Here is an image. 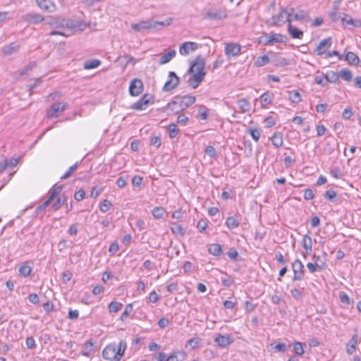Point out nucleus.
Segmentation results:
<instances>
[{"mask_svg": "<svg viewBox=\"0 0 361 361\" xmlns=\"http://www.w3.org/2000/svg\"><path fill=\"white\" fill-rule=\"evenodd\" d=\"M26 346L28 349H34L36 347V343L32 336H29L25 341Z\"/></svg>", "mask_w": 361, "mask_h": 361, "instance_id": "6e6d98bb", "label": "nucleus"}, {"mask_svg": "<svg viewBox=\"0 0 361 361\" xmlns=\"http://www.w3.org/2000/svg\"><path fill=\"white\" fill-rule=\"evenodd\" d=\"M142 183V178L140 176H134L132 178V184L135 187H140Z\"/></svg>", "mask_w": 361, "mask_h": 361, "instance_id": "bf43d9fd", "label": "nucleus"}, {"mask_svg": "<svg viewBox=\"0 0 361 361\" xmlns=\"http://www.w3.org/2000/svg\"><path fill=\"white\" fill-rule=\"evenodd\" d=\"M67 200V197L64 193L59 196L56 201L53 204L52 207L54 211L58 210Z\"/></svg>", "mask_w": 361, "mask_h": 361, "instance_id": "a19ab883", "label": "nucleus"}, {"mask_svg": "<svg viewBox=\"0 0 361 361\" xmlns=\"http://www.w3.org/2000/svg\"><path fill=\"white\" fill-rule=\"evenodd\" d=\"M119 249V245L117 242L112 243L109 248V252L114 255Z\"/></svg>", "mask_w": 361, "mask_h": 361, "instance_id": "338daca9", "label": "nucleus"}, {"mask_svg": "<svg viewBox=\"0 0 361 361\" xmlns=\"http://www.w3.org/2000/svg\"><path fill=\"white\" fill-rule=\"evenodd\" d=\"M85 197V192L83 190H79L75 192L74 198L76 201H81Z\"/></svg>", "mask_w": 361, "mask_h": 361, "instance_id": "052dcab7", "label": "nucleus"}, {"mask_svg": "<svg viewBox=\"0 0 361 361\" xmlns=\"http://www.w3.org/2000/svg\"><path fill=\"white\" fill-rule=\"evenodd\" d=\"M339 298L342 303H344V304L350 303V298H349L348 294L345 292H340Z\"/></svg>", "mask_w": 361, "mask_h": 361, "instance_id": "e2e57ef3", "label": "nucleus"}, {"mask_svg": "<svg viewBox=\"0 0 361 361\" xmlns=\"http://www.w3.org/2000/svg\"><path fill=\"white\" fill-rule=\"evenodd\" d=\"M227 17L225 9H213L207 11L204 14V18L214 20H221Z\"/></svg>", "mask_w": 361, "mask_h": 361, "instance_id": "9d476101", "label": "nucleus"}, {"mask_svg": "<svg viewBox=\"0 0 361 361\" xmlns=\"http://www.w3.org/2000/svg\"><path fill=\"white\" fill-rule=\"evenodd\" d=\"M180 78L173 71H170L168 75L167 80L163 87V91L170 92L175 89L179 84Z\"/></svg>", "mask_w": 361, "mask_h": 361, "instance_id": "0eeeda50", "label": "nucleus"}, {"mask_svg": "<svg viewBox=\"0 0 361 361\" xmlns=\"http://www.w3.org/2000/svg\"><path fill=\"white\" fill-rule=\"evenodd\" d=\"M302 245L304 249L302 255L304 258H306L312 252V241L311 237L308 235H303L302 239Z\"/></svg>", "mask_w": 361, "mask_h": 361, "instance_id": "2eb2a0df", "label": "nucleus"}, {"mask_svg": "<svg viewBox=\"0 0 361 361\" xmlns=\"http://www.w3.org/2000/svg\"><path fill=\"white\" fill-rule=\"evenodd\" d=\"M143 91V83L140 79L134 78L129 85V94L131 96H138Z\"/></svg>", "mask_w": 361, "mask_h": 361, "instance_id": "f8f14e48", "label": "nucleus"}, {"mask_svg": "<svg viewBox=\"0 0 361 361\" xmlns=\"http://www.w3.org/2000/svg\"><path fill=\"white\" fill-rule=\"evenodd\" d=\"M111 205L112 204L109 200H104L101 202V204L99 205V209H100L101 212H106L107 211L109 210Z\"/></svg>", "mask_w": 361, "mask_h": 361, "instance_id": "3c124183", "label": "nucleus"}, {"mask_svg": "<svg viewBox=\"0 0 361 361\" xmlns=\"http://www.w3.org/2000/svg\"><path fill=\"white\" fill-rule=\"evenodd\" d=\"M63 186L62 185H58L57 184L54 185L51 189L49 190V197L47 200L50 203L61 192L62 190Z\"/></svg>", "mask_w": 361, "mask_h": 361, "instance_id": "cd10ccee", "label": "nucleus"}, {"mask_svg": "<svg viewBox=\"0 0 361 361\" xmlns=\"http://www.w3.org/2000/svg\"><path fill=\"white\" fill-rule=\"evenodd\" d=\"M241 47L235 43H228L225 44L224 51L228 58L235 56L240 53Z\"/></svg>", "mask_w": 361, "mask_h": 361, "instance_id": "dca6fc26", "label": "nucleus"}, {"mask_svg": "<svg viewBox=\"0 0 361 361\" xmlns=\"http://www.w3.org/2000/svg\"><path fill=\"white\" fill-rule=\"evenodd\" d=\"M287 30L292 39H302L304 36L303 31L293 25L292 22L288 24Z\"/></svg>", "mask_w": 361, "mask_h": 361, "instance_id": "a211bd4d", "label": "nucleus"}, {"mask_svg": "<svg viewBox=\"0 0 361 361\" xmlns=\"http://www.w3.org/2000/svg\"><path fill=\"white\" fill-rule=\"evenodd\" d=\"M38 7L44 12L54 13L57 7L54 0H35Z\"/></svg>", "mask_w": 361, "mask_h": 361, "instance_id": "9b49d317", "label": "nucleus"}, {"mask_svg": "<svg viewBox=\"0 0 361 361\" xmlns=\"http://www.w3.org/2000/svg\"><path fill=\"white\" fill-rule=\"evenodd\" d=\"M133 311V305L132 304H128L126 306L125 310L123 312L120 317V319L121 321H125L128 317L130 312Z\"/></svg>", "mask_w": 361, "mask_h": 361, "instance_id": "8fccbe9b", "label": "nucleus"}, {"mask_svg": "<svg viewBox=\"0 0 361 361\" xmlns=\"http://www.w3.org/2000/svg\"><path fill=\"white\" fill-rule=\"evenodd\" d=\"M358 343V336L357 334H354L351 339L346 345V352L349 355H352L356 350L357 344Z\"/></svg>", "mask_w": 361, "mask_h": 361, "instance_id": "aec40b11", "label": "nucleus"}, {"mask_svg": "<svg viewBox=\"0 0 361 361\" xmlns=\"http://www.w3.org/2000/svg\"><path fill=\"white\" fill-rule=\"evenodd\" d=\"M238 224H239L237 219L232 216L227 218L226 221V225L230 229L236 228L238 226Z\"/></svg>", "mask_w": 361, "mask_h": 361, "instance_id": "de8ad7c7", "label": "nucleus"}, {"mask_svg": "<svg viewBox=\"0 0 361 361\" xmlns=\"http://www.w3.org/2000/svg\"><path fill=\"white\" fill-rule=\"evenodd\" d=\"M161 110L164 112L170 110L171 112L174 114H178L181 111L180 106L177 104V102H174L173 99L169 102L166 106L161 108Z\"/></svg>", "mask_w": 361, "mask_h": 361, "instance_id": "b1692460", "label": "nucleus"}, {"mask_svg": "<svg viewBox=\"0 0 361 361\" xmlns=\"http://www.w3.org/2000/svg\"><path fill=\"white\" fill-rule=\"evenodd\" d=\"M36 63L35 62H30L26 66H25L22 70L20 71L19 73L20 75H27L29 74L30 71L32 70V68L35 66Z\"/></svg>", "mask_w": 361, "mask_h": 361, "instance_id": "09e8293b", "label": "nucleus"}, {"mask_svg": "<svg viewBox=\"0 0 361 361\" xmlns=\"http://www.w3.org/2000/svg\"><path fill=\"white\" fill-rule=\"evenodd\" d=\"M292 270L293 272V281H301L304 278V266L300 259H295L292 263Z\"/></svg>", "mask_w": 361, "mask_h": 361, "instance_id": "6e6552de", "label": "nucleus"}, {"mask_svg": "<svg viewBox=\"0 0 361 361\" xmlns=\"http://www.w3.org/2000/svg\"><path fill=\"white\" fill-rule=\"evenodd\" d=\"M270 59L268 56L262 55L257 57L254 61V65L256 67H262L267 63H269Z\"/></svg>", "mask_w": 361, "mask_h": 361, "instance_id": "72a5a7b5", "label": "nucleus"}, {"mask_svg": "<svg viewBox=\"0 0 361 361\" xmlns=\"http://www.w3.org/2000/svg\"><path fill=\"white\" fill-rule=\"evenodd\" d=\"M32 267L29 265L28 262H23L19 267V274L23 277H27L31 274Z\"/></svg>", "mask_w": 361, "mask_h": 361, "instance_id": "a878e982", "label": "nucleus"}, {"mask_svg": "<svg viewBox=\"0 0 361 361\" xmlns=\"http://www.w3.org/2000/svg\"><path fill=\"white\" fill-rule=\"evenodd\" d=\"M169 23H167L168 25ZM157 25H160L162 27L166 25V24L163 21H151V20H143L137 23H133L131 25V28L136 32H142L146 30H149L152 28H156Z\"/></svg>", "mask_w": 361, "mask_h": 361, "instance_id": "20e7f679", "label": "nucleus"}, {"mask_svg": "<svg viewBox=\"0 0 361 361\" xmlns=\"http://www.w3.org/2000/svg\"><path fill=\"white\" fill-rule=\"evenodd\" d=\"M238 107L242 112H245L248 111V102L245 99H240L238 102Z\"/></svg>", "mask_w": 361, "mask_h": 361, "instance_id": "603ef678", "label": "nucleus"}, {"mask_svg": "<svg viewBox=\"0 0 361 361\" xmlns=\"http://www.w3.org/2000/svg\"><path fill=\"white\" fill-rule=\"evenodd\" d=\"M288 99L292 103L298 104L301 102L302 98L300 92L298 90H290L288 92Z\"/></svg>", "mask_w": 361, "mask_h": 361, "instance_id": "473e14b6", "label": "nucleus"}, {"mask_svg": "<svg viewBox=\"0 0 361 361\" xmlns=\"http://www.w3.org/2000/svg\"><path fill=\"white\" fill-rule=\"evenodd\" d=\"M209 254L214 256H219L222 252L221 247L219 244L214 243L209 245Z\"/></svg>", "mask_w": 361, "mask_h": 361, "instance_id": "e433bc0d", "label": "nucleus"}, {"mask_svg": "<svg viewBox=\"0 0 361 361\" xmlns=\"http://www.w3.org/2000/svg\"><path fill=\"white\" fill-rule=\"evenodd\" d=\"M189 121V118L185 114H180L177 117V123L182 126H186Z\"/></svg>", "mask_w": 361, "mask_h": 361, "instance_id": "864d4df0", "label": "nucleus"}, {"mask_svg": "<svg viewBox=\"0 0 361 361\" xmlns=\"http://www.w3.org/2000/svg\"><path fill=\"white\" fill-rule=\"evenodd\" d=\"M176 56V51L171 50L166 54H163L159 60L160 64H165L169 62Z\"/></svg>", "mask_w": 361, "mask_h": 361, "instance_id": "c9c22d12", "label": "nucleus"}, {"mask_svg": "<svg viewBox=\"0 0 361 361\" xmlns=\"http://www.w3.org/2000/svg\"><path fill=\"white\" fill-rule=\"evenodd\" d=\"M314 194L312 190L311 189H306L304 190V199L306 200H311L314 199Z\"/></svg>", "mask_w": 361, "mask_h": 361, "instance_id": "680f3d73", "label": "nucleus"}, {"mask_svg": "<svg viewBox=\"0 0 361 361\" xmlns=\"http://www.w3.org/2000/svg\"><path fill=\"white\" fill-rule=\"evenodd\" d=\"M271 141L272 145L276 147L279 148L282 147L283 144V134L280 132L275 133L271 137Z\"/></svg>", "mask_w": 361, "mask_h": 361, "instance_id": "412c9836", "label": "nucleus"}, {"mask_svg": "<svg viewBox=\"0 0 361 361\" xmlns=\"http://www.w3.org/2000/svg\"><path fill=\"white\" fill-rule=\"evenodd\" d=\"M153 217L156 219H163L168 214L166 210L162 207H156L152 211Z\"/></svg>", "mask_w": 361, "mask_h": 361, "instance_id": "bb28decb", "label": "nucleus"}, {"mask_svg": "<svg viewBox=\"0 0 361 361\" xmlns=\"http://www.w3.org/2000/svg\"><path fill=\"white\" fill-rule=\"evenodd\" d=\"M19 48V44L17 42H11L8 45L4 47L2 51L5 55H11L16 52Z\"/></svg>", "mask_w": 361, "mask_h": 361, "instance_id": "c85d7f7f", "label": "nucleus"}, {"mask_svg": "<svg viewBox=\"0 0 361 361\" xmlns=\"http://www.w3.org/2000/svg\"><path fill=\"white\" fill-rule=\"evenodd\" d=\"M340 75L345 81H350L353 78L352 72L346 68H343L340 71Z\"/></svg>", "mask_w": 361, "mask_h": 361, "instance_id": "37998d69", "label": "nucleus"}, {"mask_svg": "<svg viewBox=\"0 0 361 361\" xmlns=\"http://www.w3.org/2000/svg\"><path fill=\"white\" fill-rule=\"evenodd\" d=\"M171 231L175 235L183 236L185 234V229L176 222L171 223Z\"/></svg>", "mask_w": 361, "mask_h": 361, "instance_id": "c756f323", "label": "nucleus"}, {"mask_svg": "<svg viewBox=\"0 0 361 361\" xmlns=\"http://www.w3.org/2000/svg\"><path fill=\"white\" fill-rule=\"evenodd\" d=\"M291 295L295 299H300L302 297V289L293 288L290 290Z\"/></svg>", "mask_w": 361, "mask_h": 361, "instance_id": "4d7b16f0", "label": "nucleus"}, {"mask_svg": "<svg viewBox=\"0 0 361 361\" xmlns=\"http://www.w3.org/2000/svg\"><path fill=\"white\" fill-rule=\"evenodd\" d=\"M269 38H270V35L264 33L262 36H260L259 42H262V44H264V45L269 44H271V41H270Z\"/></svg>", "mask_w": 361, "mask_h": 361, "instance_id": "69168bd1", "label": "nucleus"}, {"mask_svg": "<svg viewBox=\"0 0 361 361\" xmlns=\"http://www.w3.org/2000/svg\"><path fill=\"white\" fill-rule=\"evenodd\" d=\"M63 22L64 23H63V25H65L66 27L71 28L72 30L78 29L80 30H83L86 27V24L83 23H78L70 20H63Z\"/></svg>", "mask_w": 361, "mask_h": 361, "instance_id": "5701e85b", "label": "nucleus"}, {"mask_svg": "<svg viewBox=\"0 0 361 361\" xmlns=\"http://www.w3.org/2000/svg\"><path fill=\"white\" fill-rule=\"evenodd\" d=\"M126 348L127 343L124 340H121L118 345H116V343L109 344L102 350V357L109 361H120Z\"/></svg>", "mask_w": 361, "mask_h": 361, "instance_id": "f03ea898", "label": "nucleus"}, {"mask_svg": "<svg viewBox=\"0 0 361 361\" xmlns=\"http://www.w3.org/2000/svg\"><path fill=\"white\" fill-rule=\"evenodd\" d=\"M293 351L298 355H302L304 353L303 344L301 342H295L293 345Z\"/></svg>", "mask_w": 361, "mask_h": 361, "instance_id": "79ce46f5", "label": "nucleus"}, {"mask_svg": "<svg viewBox=\"0 0 361 361\" xmlns=\"http://www.w3.org/2000/svg\"><path fill=\"white\" fill-rule=\"evenodd\" d=\"M331 38L327 37L322 40L316 47L314 51L317 55H322L325 54L331 46Z\"/></svg>", "mask_w": 361, "mask_h": 361, "instance_id": "f3484780", "label": "nucleus"}, {"mask_svg": "<svg viewBox=\"0 0 361 361\" xmlns=\"http://www.w3.org/2000/svg\"><path fill=\"white\" fill-rule=\"evenodd\" d=\"M200 47V45L194 42H186L183 43L179 48V53L182 56H187L190 52L195 51Z\"/></svg>", "mask_w": 361, "mask_h": 361, "instance_id": "ddd939ff", "label": "nucleus"}, {"mask_svg": "<svg viewBox=\"0 0 361 361\" xmlns=\"http://www.w3.org/2000/svg\"><path fill=\"white\" fill-rule=\"evenodd\" d=\"M215 343L217 345L225 348L231 344L232 340L228 335L219 334L214 339Z\"/></svg>", "mask_w": 361, "mask_h": 361, "instance_id": "6ab92c4d", "label": "nucleus"}, {"mask_svg": "<svg viewBox=\"0 0 361 361\" xmlns=\"http://www.w3.org/2000/svg\"><path fill=\"white\" fill-rule=\"evenodd\" d=\"M200 339L197 338H192L188 341V345H189L192 349H195L200 345Z\"/></svg>", "mask_w": 361, "mask_h": 361, "instance_id": "5fc2aeb1", "label": "nucleus"}, {"mask_svg": "<svg viewBox=\"0 0 361 361\" xmlns=\"http://www.w3.org/2000/svg\"><path fill=\"white\" fill-rule=\"evenodd\" d=\"M264 123L267 128H271L275 125L276 121L272 116H269L264 119Z\"/></svg>", "mask_w": 361, "mask_h": 361, "instance_id": "0e129e2a", "label": "nucleus"}, {"mask_svg": "<svg viewBox=\"0 0 361 361\" xmlns=\"http://www.w3.org/2000/svg\"><path fill=\"white\" fill-rule=\"evenodd\" d=\"M345 60L350 64V65H352V66H357L360 63V59L359 57L357 56V54H355L354 52L353 51H348L345 56Z\"/></svg>", "mask_w": 361, "mask_h": 361, "instance_id": "393cba45", "label": "nucleus"}, {"mask_svg": "<svg viewBox=\"0 0 361 361\" xmlns=\"http://www.w3.org/2000/svg\"><path fill=\"white\" fill-rule=\"evenodd\" d=\"M273 97V94H270L269 92H265L262 94L260 97L261 104L263 106H267L271 103Z\"/></svg>", "mask_w": 361, "mask_h": 361, "instance_id": "f704fd0d", "label": "nucleus"}, {"mask_svg": "<svg viewBox=\"0 0 361 361\" xmlns=\"http://www.w3.org/2000/svg\"><path fill=\"white\" fill-rule=\"evenodd\" d=\"M161 144V137L159 136H152L150 138V145L159 147Z\"/></svg>", "mask_w": 361, "mask_h": 361, "instance_id": "13d9d810", "label": "nucleus"}, {"mask_svg": "<svg viewBox=\"0 0 361 361\" xmlns=\"http://www.w3.org/2000/svg\"><path fill=\"white\" fill-rule=\"evenodd\" d=\"M67 104L65 102L53 103L50 109L47 111V116L49 118H57L67 109Z\"/></svg>", "mask_w": 361, "mask_h": 361, "instance_id": "423d86ee", "label": "nucleus"}, {"mask_svg": "<svg viewBox=\"0 0 361 361\" xmlns=\"http://www.w3.org/2000/svg\"><path fill=\"white\" fill-rule=\"evenodd\" d=\"M314 80L317 84L322 85H325L327 82H332L334 81L330 78L329 74H326V75L322 76H316Z\"/></svg>", "mask_w": 361, "mask_h": 361, "instance_id": "4c0bfd02", "label": "nucleus"}, {"mask_svg": "<svg viewBox=\"0 0 361 361\" xmlns=\"http://www.w3.org/2000/svg\"><path fill=\"white\" fill-rule=\"evenodd\" d=\"M270 346L272 348V352L273 353H276V352H285L286 350V346L283 343H277L276 345H274V343H271Z\"/></svg>", "mask_w": 361, "mask_h": 361, "instance_id": "49530a36", "label": "nucleus"}, {"mask_svg": "<svg viewBox=\"0 0 361 361\" xmlns=\"http://www.w3.org/2000/svg\"><path fill=\"white\" fill-rule=\"evenodd\" d=\"M315 259L314 263L318 266L319 270L324 269L326 267L327 255L326 252H324L321 255L314 256Z\"/></svg>", "mask_w": 361, "mask_h": 361, "instance_id": "4be33fe9", "label": "nucleus"}, {"mask_svg": "<svg viewBox=\"0 0 361 361\" xmlns=\"http://www.w3.org/2000/svg\"><path fill=\"white\" fill-rule=\"evenodd\" d=\"M270 24L273 26H281L285 23H289V22H293V19L291 18V13L286 8H281L279 13L273 15L269 19Z\"/></svg>", "mask_w": 361, "mask_h": 361, "instance_id": "7ed1b4c3", "label": "nucleus"}, {"mask_svg": "<svg viewBox=\"0 0 361 361\" xmlns=\"http://www.w3.org/2000/svg\"><path fill=\"white\" fill-rule=\"evenodd\" d=\"M181 97L182 102H183V107H185V109L192 105L195 102V97L192 95L187 94Z\"/></svg>", "mask_w": 361, "mask_h": 361, "instance_id": "ea45409f", "label": "nucleus"}, {"mask_svg": "<svg viewBox=\"0 0 361 361\" xmlns=\"http://www.w3.org/2000/svg\"><path fill=\"white\" fill-rule=\"evenodd\" d=\"M316 131L317 136H322L326 132V128L324 125H317L316 126Z\"/></svg>", "mask_w": 361, "mask_h": 361, "instance_id": "774afa93", "label": "nucleus"}, {"mask_svg": "<svg viewBox=\"0 0 361 361\" xmlns=\"http://www.w3.org/2000/svg\"><path fill=\"white\" fill-rule=\"evenodd\" d=\"M205 61L202 56H197L191 64L188 73L192 74L188 80L189 85L193 89L197 88L204 80L206 73L204 71Z\"/></svg>", "mask_w": 361, "mask_h": 361, "instance_id": "f257e3e1", "label": "nucleus"}, {"mask_svg": "<svg viewBox=\"0 0 361 361\" xmlns=\"http://www.w3.org/2000/svg\"><path fill=\"white\" fill-rule=\"evenodd\" d=\"M101 64V61L98 59L87 60L84 63V68L86 70L97 68Z\"/></svg>", "mask_w": 361, "mask_h": 361, "instance_id": "58836bf2", "label": "nucleus"}, {"mask_svg": "<svg viewBox=\"0 0 361 361\" xmlns=\"http://www.w3.org/2000/svg\"><path fill=\"white\" fill-rule=\"evenodd\" d=\"M270 41L271 44L273 43H283L287 39V37L279 33H270Z\"/></svg>", "mask_w": 361, "mask_h": 361, "instance_id": "7c9ffc66", "label": "nucleus"}, {"mask_svg": "<svg viewBox=\"0 0 361 361\" xmlns=\"http://www.w3.org/2000/svg\"><path fill=\"white\" fill-rule=\"evenodd\" d=\"M154 102V97L151 94H145L142 97L133 103L131 108L135 110L142 111L146 109L149 104H152Z\"/></svg>", "mask_w": 361, "mask_h": 361, "instance_id": "39448f33", "label": "nucleus"}, {"mask_svg": "<svg viewBox=\"0 0 361 361\" xmlns=\"http://www.w3.org/2000/svg\"><path fill=\"white\" fill-rule=\"evenodd\" d=\"M21 20L28 24H39L44 20V18L36 12H30L21 16Z\"/></svg>", "mask_w": 361, "mask_h": 361, "instance_id": "1a4fd4ad", "label": "nucleus"}, {"mask_svg": "<svg viewBox=\"0 0 361 361\" xmlns=\"http://www.w3.org/2000/svg\"><path fill=\"white\" fill-rule=\"evenodd\" d=\"M169 137L171 138L176 137L180 132L179 128L175 123H171L169 126Z\"/></svg>", "mask_w": 361, "mask_h": 361, "instance_id": "a18cd8bd", "label": "nucleus"}, {"mask_svg": "<svg viewBox=\"0 0 361 361\" xmlns=\"http://www.w3.org/2000/svg\"><path fill=\"white\" fill-rule=\"evenodd\" d=\"M185 353L177 351L171 353L165 361H183L185 359Z\"/></svg>", "mask_w": 361, "mask_h": 361, "instance_id": "2f4dec72", "label": "nucleus"}, {"mask_svg": "<svg viewBox=\"0 0 361 361\" xmlns=\"http://www.w3.org/2000/svg\"><path fill=\"white\" fill-rule=\"evenodd\" d=\"M122 306V303L116 301H113L109 303L108 309L109 312H117L118 310H121Z\"/></svg>", "mask_w": 361, "mask_h": 361, "instance_id": "c03bdc74", "label": "nucleus"}, {"mask_svg": "<svg viewBox=\"0 0 361 361\" xmlns=\"http://www.w3.org/2000/svg\"><path fill=\"white\" fill-rule=\"evenodd\" d=\"M289 13H291V18L296 21H303L310 18L309 13L304 10L299 8H290Z\"/></svg>", "mask_w": 361, "mask_h": 361, "instance_id": "4468645a", "label": "nucleus"}]
</instances>
